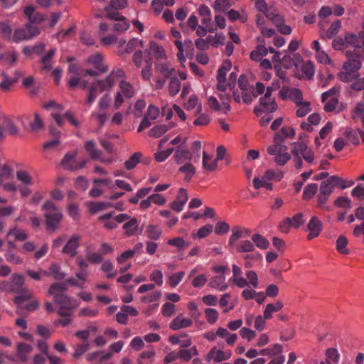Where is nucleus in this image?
<instances>
[{
	"label": "nucleus",
	"instance_id": "nucleus-1",
	"mask_svg": "<svg viewBox=\"0 0 364 364\" xmlns=\"http://www.w3.org/2000/svg\"><path fill=\"white\" fill-rule=\"evenodd\" d=\"M66 290L65 284L54 283L48 291V294L52 296L55 303L59 306L58 313L60 316H71L72 311L80 306L77 300L65 294Z\"/></svg>",
	"mask_w": 364,
	"mask_h": 364
},
{
	"label": "nucleus",
	"instance_id": "nucleus-2",
	"mask_svg": "<svg viewBox=\"0 0 364 364\" xmlns=\"http://www.w3.org/2000/svg\"><path fill=\"white\" fill-rule=\"evenodd\" d=\"M352 46L355 54L364 58V32H360L358 35L348 33L344 38L338 37L333 39L332 47L337 50H341Z\"/></svg>",
	"mask_w": 364,
	"mask_h": 364
},
{
	"label": "nucleus",
	"instance_id": "nucleus-3",
	"mask_svg": "<svg viewBox=\"0 0 364 364\" xmlns=\"http://www.w3.org/2000/svg\"><path fill=\"white\" fill-rule=\"evenodd\" d=\"M42 210L47 229L52 231L55 230L63 219L61 211L50 200H47L43 203Z\"/></svg>",
	"mask_w": 364,
	"mask_h": 364
},
{
	"label": "nucleus",
	"instance_id": "nucleus-4",
	"mask_svg": "<svg viewBox=\"0 0 364 364\" xmlns=\"http://www.w3.org/2000/svg\"><path fill=\"white\" fill-rule=\"evenodd\" d=\"M119 91L117 92L114 95V107L115 109H118L121 107L124 102V97L132 98L136 94L134 85L125 79L119 81Z\"/></svg>",
	"mask_w": 364,
	"mask_h": 364
},
{
	"label": "nucleus",
	"instance_id": "nucleus-5",
	"mask_svg": "<svg viewBox=\"0 0 364 364\" xmlns=\"http://www.w3.org/2000/svg\"><path fill=\"white\" fill-rule=\"evenodd\" d=\"M353 181H346L337 176H332L328 179L321 183L319 192L330 196L333 192L334 187H338L344 189L353 186Z\"/></svg>",
	"mask_w": 364,
	"mask_h": 364
},
{
	"label": "nucleus",
	"instance_id": "nucleus-6",
	"mask_svg": "<svg viewBox=\"0 0 364 364\" xmlns=\"http://www.w3.org/2000/svg\"><path fill=\"white\" fill-rule=\"evenodd\" d=\"M127 75L125 71L122 68H114L111 73L103 80H97V84L101 86V91L110 90L117 82L122 79H126Z\"/></svg>",
	"mask_w": 364,
	"mask_h": 364
},
{
	"label": "nucleus",
	"instance_id": "nucleus-7",
	"mask_svg": "<svg viewBox=\"0 0 364 364\" xmlns=\"http://www.w3.org/2000/svg\"><path fill=\"white\" fill-rule=\"evenodd\" d=\"M219 100L215 96H210L208 100L209 107L218 113L226 114L230 110V97L224 92L218 94Z\"/></svg>",
	"mask_w": 364,
	"mask_h": 364
},
{
	"label": "nucleus",
	"instance_id": "nucleus-8",
	"mask_svg": "<svg viewBox=\"0 0 364 364\" xmlns=\"http://www.w3.org/2000/svg\"><path fill=\"white\" fill-rule=\"evenodd\" d=\"M39 33V28L37 26L27 23L23 27L18 28L14 30L12 36V41L14 43L27 41L34 36H36Z\"/></svg>",
	"mask_w": 364,
	"mask_h": 364
},
{
	"label": "nucleus",
	"instance_id": "nucleus-9",
	"mask_svg": "<svg viewBox=\"0 0 364 364\" xmlns=\"http://www.w3.org/2000/svg\"><path fill=\"white\" fill-rule=\"evenodd\" d=\"M128 6L127 0H111L107 6L105 7L106 16L109 19H122L124 16L119 13Z\"/></svg>",
	"mask_w": 364,
	"mask_h": 364
},
{
	"label": "nucleus",
	"instance_id": "nucleus-10",
	"mask_svg": "<svg viewBox=\"0 0 364 364\" xmlns=\"http://www.w3.org/2000/svg\"><path fill=\"white\" fill-rule=\"evenodd\" d=\"M14 302L18 309H26L28 311H34L38 306L39 302L38 300L33 298L31 292H26L15 298Z\"/></svg>",
	"mask_w": 364,
	"mask_h": 364
},
{
	"label": "nucleus",
	"instance_id": "nucleus-11",
	"mask_svg": "<svg viewBox=\"0 0 364 364\" xmlns=\"http://www.w3.org/2000/svg\"><path fill=\"white\" fill-rule=\"evenodd\" d=\"M177 49V57L181 64L186 62L187 57H192L194 53L193 42L191 40H186L184 43L181 41L174 42Z\"/></svg>",
	"mask_w": 364,
	"mask_h": 364
},
{
	"label": "nucleus",
	"instance_id": "nucleus-12",
	"mask_svg": "<svg viewBox=\"0 0 364 364\" xmlns=\"http://www.w3.org/2000/svg\"><path fill=\"white\" fill-rule=\"evenodd\" d=\"M232 355V352L230 349L223 350L218 348L216 346L213 347L205 356V360L210 363H220L229 360Z\"/></svg>",
	"mask_w": 364,
	"mask_h": 364
},
{
	"label": "nucleus",
	"instance_id": "nucleus-13",
	"mask_svg": "<svg viewBox=\"0 0 364 364\" xmlns=\"http://www.w3.org/2000/svg\"><path fill=\"white\" fill-rule=\"evenodd\" d=\"M202 269L201 265H197L190 270L187 276V280H191L192 286L197 289L203 288L208 282V276L205 274H197Z\"/></svg>",
	"mask_w": 364,
	"mask_h": 364
},
{
	"label": "nucleus",
	"instance_id": "nucleus-14",
	"mask_svg": "<svg viewBox=\"0 0 364 364\" xmlns=\"http://www.w3.org/2000/svg\"><path fill=\"white\" fill-rule=\"evenodd\" d=\"M292 154L297 157L301 156L309 164H313L314 161V151L303 142H299L294 144Z\"/></svg>",
	"mask_w": 364,
	"mask_h": 364
},
{
	"label": "nucleus",
	"instance_id": "nucleus-15",
	"mask_svg": "<svg viewBox=\"0 0 364 364\" xmlns=\"http://www.w3.org/2000/svg\"><path fill=\"white\" fill-rule=\"evenodd\" d=\"M174 159L178 165H183L191 163L193 160L194 162L199 161L200 155L198 154L194 156L189 150L178 149L174 154Z\"/></svg>",
	"mask_w": 364,
	"mask_h": 364
},
{
	"label": "nucleus",
	"instance_id": "nucleus-16",
	"mask_svg": "<svg viewBox=\"0 0 364 364\" xmlns=\"http://www.w3.org/2000/svg\"><path fill=\"white\" fill-rule=\"evenodd\" d=\"M23 284V277L18 274H14L11 276L10 283L3 282H1V286L0 287L4 291H18L21 289Z\"/></svg>",
	"mask_w": 364,
	"mask_h": 364
},
{
	"label": "nucleus",
	"instance_id": "nucleus-17",
	"mask_svg": "<svg viewBox=\"0 0 364 364\" xmlns=\"http://www.w3.org/2000/svg\"><path fill=\"white\" fill-rule=\"evenodd\" d=\"M231 68L232 63L229 60L223 61L221 66L220 67L217 76V80L218 82L217 88L218 90L225 92L227 87L226 75L228 72L231 69Z\"/></svg>",
	"mask_w": 364,
	"mask_h": 364
},
{
	"label": "nucleus",
	"instance_id": "nucleus-18",
	"mask_svg": "<svg viewBox=\"0 0 364 364\" xmlns=\"http://www.w3.org/2000/svg\"><path fill=\"white\" fill-rule=\"evenodd\" d=\"M346 55L347 57V60L344 62L343 67L346 68H348L349 69L358 73V70L361 68V61L363 60L364 58L358 57L355 54V51H352L351 50H348L346 52Z\"/></svg>",
	"mask_w": 364,
	"mask_h": 364
},
{
	"label": "nucleus",
	"instance_id": "nucleus-19",
	"mask_svg": "<svg viewBox=\"0 0 364 364\" xmlns=\"http://www.w3.org/2000/svg\"><path fill=\"white\" fill-rule=\"evenodd\" d=\"M1 75L3 77V80L0 82V90L8 92L18 81L23 74L21 71H16L13 77H9L5 72H2Z\"/></svg>",
	"mask_w": 364,
	"mask_h": 364
},
{
	"label": "nucleus",
	"instance_id": "nucleus-20",
	"mask_svg": "<svg viewBox=\"0 0 364 364\" xmlns=\"http://www.w3.org/2000/svg\"><path fill=\"white\" fill-rule=\"evenodd\" d=\"M277 108L274 98L272 97V94L267 92L264 95L259 99V110L264 112H273Z\"/></svg>",
	"mask_w": 364,
	"mask_h": 364
},
{
	"label": "nucleus",
	"instance_id": "nucleus-21",
	"mask_svg": "<svg viewBox=\"0 0 364 364\" xmlns=\"http://www.w3.org/2000/svg\"><path fill=\"white\" fill-rule=\"evenodd\" d=\"M323 229V223L317 216H312L307 225L309 231L308 239L311 240L318 237Z\"/></svg>",
	"mask_w": 364,
	"mask_h": 364
},
{
	"label": "nucleus",
	"instance_id": "nucleus-22",
	"mask_svg": "<svg viewBox=\"0 0 364 364\" xmlns=\"http://www.w3.org/2000/svg\"><path fill=\"white\" fill-rule=\"evenodd\" d=\"M80 240L81 237L80 235H72L63 247L62 252L73 257L77 254V250L80 246Z\"/></svg>",
	"mask_w": 364,
	"mask_h": 364
},
{
	"label": "nucleus",
	"instance_id": "nucleus-23",
	"mask_svg": "<svg viewBox=\"0 0 364 364\" xmlns=\"http://www.w3.org/2000/svg\"><path fill=\"white\" fill-rule=\"evenodd\" d=\"M280 95L282 98H288L293 101L296 105L301 103L303 95L301 91L297 88L282 87L280 90Z\"/></svg>",
	"mask_w": 364,
	"mask_h": 364
},
{
	"label": "nucleus",
	"instance_id": "nucleus-24",
	"mask_svg": "<svg viewBox=\"0 0 364 364\" xmlns=\"http://www.w3.org/2000/svg\"><path fill=\"white\" fill-rule=\"evenodd\" d=\"M252 233L251 230L241 227L235 226L232 228V234L229 237L228 244L230 246H234L235 242L240 238L250 237Z\"/></svg>",
	"mask_w": 364,
	"mask_h": 364
},
{
	"label": "nucleus",
	"instance_id": "nucleus-25",
	"mask_svg": "<svg viewBox=\"0 0 364 364\" xmlns=\"http://www.w3.org/2000/svg\"><path fill=\"white\" fill-rule=\"evenodd\" d=\"M193 321L191 318L184 316L183 314H178L169 323V328L171 330L177 331L181 328H186L191 326Z\"/></svg>",
	"mask_w": 364,
	"mask_h": 364
},
{
	"label": "nucleus",
	"instance_id": "nucleus-26",
	"mask_svg": "<svg viewBox=\"0 0 364 364\" xmlns=\"http://www.w3.org/2000/svg\"><path fill=\"white\" fill-rule=\"evenodd\" d=\"M103 55L97 53L88 57L87 62L92 65L100 73H104L108 71V66L103 63Z\"/></svg>",
	"mask_w": 364,
	"mask_h": 364
},
{
	"label": "nucleus",
	"instance_id": "nucleus-27",
	"mask_svg": "<svg viewBox=\"0 0 364 364\" xmlns=\"http://www.w3.org/2000/svg\"><path fill=\"white\" fill-rule=\"evenodd\" d=\"M76 152L68 153L61 161L62 166L68 170H75L83 166V164H79L76 161Z\"/></svg>",
	"mask_w": 364,
	"mask_h": 364
},
{
	"label": "nucleus",
	"instance_id": "nucleus-28",
	"mask_svg": "<svg viewBox=\"0 0 364 364\" xmlns=\"http://www.w3.org/2000/svg\"><path fill=\"white\" fill-rule=\"evenodd\" d=\"M188 193L186 189L180 188L176 198L171 203V208L176 212H181L188 200Z\"/></svg>",
	"mask_w": 364,
	"mask_h": 364
},
{
	"label": "nucleus",
	"instance_id": "nucleus-29",
	"mask_svg": "<svg viewBox=\"0 0 364 364\" xmlns=\"http://www.w3.org/2000/svg\"><path fill=\"white\" fill-rule=\"evenodd\" d=\"M232 277L230 279V282L239 288L245 287V278L242 275V269L236 264H232Z\"/></svg>",
	"mask_w": 364,
	"mask_h": 364
},
{
	"label": "nucleus",
	"instance_id": "nucleus-30",
	"mask_svg": "<svg viewBox=\"0 0 364 364\" xmlns=\"http://www.w3.org/2000/svg\"><path fill=\"white\" fill-rule=\"evenodd\" d=\"M16 176L18 181L23 186H33L35 184V179L32 177L31 172L27 169H18Z\"/></svg>",
	"mask_w": 364,
	"mask_h": 364
},
{
	"label": "nucleus",
	"instance_id": "nucleus-31",
	"mask_svg": "<svg viewBox=\"0 0 364 364\" xmlns=\"http://www.w3.org/2000/svg\"><path fill=\"white\" fill-rule=\"evenodd\" d=\"M284 304L280 299L277 300L274 302L269 303L266 305L263 314L266 318L271 319L273 318L274 314L281 311Z\"/></svg>",
	"mask_w": 364,
	"mask_h": 364
},
{
	"label": "nucleus",
	"instance_id": "nucleus-32",
	"mask_svg": "<svg viewBox=\"0 0 364 364\" xmlns=\"http://www.w3.org/2000/svg\"><path fill=\"white\" fill-rule=\"evenodd\" d=\"M24 14L28 18L29 23L31 25L36 26L39 24L44 19L43 15L36 11L33 6H29L24 9Z\"/></svg>",
	"mask_w": 364,
	"mask_h": 364
},
{
	"label": "nucleus",
	"instance_id": "nucleus-33",
	"mask_svg": "<svg viewBox=\"0 0 364 364\" xmlns=\"http://www.w3.org/2000/svg\"><path fill=\"white\" fill-rule=\"evenodd\" d=\"M139 223L136 218H130L123 225L124 234L127 237H132L139 233Z\"/></svg>",
	"mask_w": 364,
	"mask_h": 364
},
{
	"label": "nucleus",
	"instance_id": "nucleus-34",
	"mask_svg": "<svg viewBox=\"0 0 364 364\" xmlns=\"http://www.w3.org/2000/svg\"><path fill=\"white\" fill-rule=\"evenodd\" d=\"M267 18L273 21L279 31L282 34L289 35L291 33L292 29L291 26L284 23V20L281 16L278 14H274L273 16L267 15Z\"/></svg>",
	"mask_w": 364,
	"mask_h": 364
},
{
	"label": "nucleus",
	"instance_id": "nucleus-35",
	"mask_svg": "<svg viewBox=\"0 0 364 364\" xmlns=\"http://www.w3.org/2000/svg\"><path fill=\"white\" fill-rule=\"evenodd\" d=\"M85 149L94 160H98L104 163H110L112 161L111 159H105L102 158L101 151L95 149V144L92 141H87L85 144Z\"/></svg>",
	"mask_w": 364,
	"mask_h": 364
},
{
	"label": "nucleus",
	"instance_id": "nucleus-36",
	"mask_svg": "<svg viewBox=\"0 0 364 364\" xmlns=\"http://www.w3.org/2000/svg\"><path fill=\"white\" fill-rule=\"evenodd\" d=\"M253 186L255 189L264 188L267 191L273 189V185L270 179L266 178V173L261 176L255 177L252 180Z\"/></svg>",
	"mask_w": 364,
	"mask_h": 364
},
{
	"label": "nucleus",
	"instance_id": "nucleus-37",
	"mask_svg": "<svg viewBox=\"0 0 364 364\" xmlns=\"http://www.w3.org/2000/svg\"><path fill=\"white\" fill-rule=\"evenodd\" d=\"M166 139H164L160 141L159 144V150L154 154V159L158 162L164 161L173 151V148H168L166 150H162L164 144L166 142Z\"/></svg>",
	"mask_w": 364,
	"mask_h": 364
},
{
	"label": "nucleus",
	"instance_id": "nucleus-38",
	"mask_svg": "<svg viewBox=\"0 0 364 364\" xmlns=\"http://www.w3.org/2000/svg\"><path fill=\"white\" fill-rule=\"evenodd\" d=\"M152 66V58L149 55L146 56L144 58V65L141 71V75L144 80L150 81L153 74Z\"/></svg>",
	"mask_w": 364,
	"mask_h": 364
},
{
	"label": "nucleus",
	"instance_id": "nucleus-39",
	"mask_svg": "<svg viewBox=\"0 0 364 364\" xmlns=\"http://www.w3.org/2000/svg\"><path fill=\"white\" fill-rule=\"evenodd\" d=\"M355 216L357 219L363 220L360 225H357L354 228L353 235L356 237H359L361 235H364V207L361 206L355 210Z\"/></svg>",
	"mask_w": 364,
	"mask_h": 364
},
{
	"label": "nucleus",
	"instance_id": "nucleus-40",
	"mask_svg": "<svg viewBox=\"0 0 364 364\" xmlns=\"http://www.w3.org/2000/svg\"><path fill=\"white\" fill-rule=\"evenodd\" d=\"M210 286L220 291H224L228 288V284L225 282V277L223 274L212 277L210 281Z\"/></svg>",
	"mask_w": 364,
	"mask_h": 364
},
{
	"label": "nucleus",
	"instance_id": "nucleus-41",
	"mask_svg": "<svg viewBox=\"0 0 364 364\" xmlns=\"http://www.w3.org/2000/svg\"><path fill=\"white\" fill-rule=\"evenodd\" d=\"M155 68L156 72L161 74L165 78H168L175 72L174 68L169 62L158 63Z\"/></svg>",
	"mask_w": 364,
	"mask_h": 364
},
{
	"label": "nucleus",
	"instance_id": "nucleus-42",
	"mask_svg": "<svg viewBox=\"0 0 364 364\" xmlns=\"http://www.w3.org/2000/svg\"><path fill=\"white\" fill-rule=\"evenodd\" d=\"M218 337L225 339V342L229 346H233L237 339L236 333H230L226 328L219 327L217 329Z\"/></svg>",
	"mask_w": 364,
	"mask_h": 364
},
{
	"label": "nucleus",
	"instance_id": "nucleus-43",
	"mask_svg": "<svg viewBox=\"0 0 364 364\" xmlns=\"http://www.w3.org/2000/svg\"><path fill=\"white\" fill-rule=\"evenodd\" d=\"M155 355L156 351L153 348L149 350H144L139 355L137 358V363L151 364L154 362Z\"/></svg>",
	"mask_w": 364,
	"mask_h": 364
},
{
	"label": "nucleus",
	"instance_id": "nucleus-44",
	"mask_svg": "<svg viewBox=\"0 0 364 364\" xmlns=\"http://www.w3.org/2000/svg\"><path fill=\"white\" fill-rule=\"evenodd\" d=\"M268 53V49L264 45H258L255 49L251 51L250 58L253 61H260L264 56H266Z\"/></svg>",
	"mask_w": 364,
	"mask_h": 364
},
{
	"label": "nucleus",
	"instance_id": "nucleus-45",
	"mask_svg": "<svg viewBox=\"0 0 364 364\" xmlns=\"http://www.w3.org/2000/svg\"><path fill=\"white\" fill-rule=\"evenodd\" d=\"M98 219L103 223V227L106 229L112 230L117 227L115 218L112 213L102 215Z\"/></svg>",
	"mask_w": 364,
	"mask_h": 364
},
{
	"label": "nucleus",
	"instance_id": "nucleus-46",
	"mask_svg": "<svg viewBox=\"0 0 364 364\" xmlns=\"http://www.w3.org/2000/svg\"><path fill=\"white\" fill-rule=\"evenodd\" d=\"M149 48L157 60L166 59V53L164 47L154 41L149 43Z\"/></svg>",
	"mask_w": 364,
	"mask_h": 364
},
{
	"label": "nucleus",
	"instance_id": "nucleus-47",
	"mask_svg": "<svg viewBox=\"0 0 364 364\" xmlns=\"http://www.w3.org/2000/svg\"><path fill=\"white\" fill-rule=\"evenodd\" d=\"M358 75V73L353 71L351 69L346 68L343 66L342 70L338 73V79L344 82H348L356 78Z\"/></svg>",
	"mask_w": 364,
	"mask_h": 364
},
{
	"label": "nucleus",
	"instance_id": "nucleus-48",
	"mask_svg": "<svg viewBox=\"0 0 364 364\" xmlns=\"http://www.w3.org/2000/svg\"><path fill=\"white\" fill-rule=\"evenodd\" d=\"M102 92L103 91H101V86L97 84V80L92 82L88 90V95L86 99V102L90 105H92L96 100L99 93Z\"/></svg>",
	"mask_w": 364,
	"mask_h": 364
},
{
	"label": "nucleus",
	"instance_id": "nucleus-49",
	"mask_svg": "<svg viewBox=\"0 0 364 364\" xmlns=\"http://www.w3.org/2000/svg\"><path fill=\"white\" fill-rule=\"evenodd\" d=\"M301 77L310 80L314 75V65L312 62L307 61L304 63L301 66Z\"/></svg>",
	"mask_w": 364,
	"mask_h": 364
},
{
	"label": "nucleus",
	"instance_id": "nucleus-50",
	"mask_svg": "<svg viewBox=\"0 0 364 364\" xmlns=\"http://www.w3.org/2000/svg\"><path fill=\"white\" fill-rule=\"evenodd\" d=\"M218 160L213 159L210 155L207 154L205 151L203 153V167L209 171H213L217 168Z\"/></svg>",
	"mask_w": 364,
	"mask_h": 364
},
{
	"label": "nucleus",
	"instance_id": "nucleus-51",
	"mask_svg": "<svg viewBox=\"0 0 364 364\" xmlns=\"http://www.w3.org/2000/svg\"><path fill=\"white\" fill-rule=\"evenodd\" d=\"M14 170L8 164L0 166V186L13 177Z\"/></svg>",
	"mask_w": 364,
	"mask_h": 364
},
{
	"label": "nucleus",
	"instance_id": "nucleus-52",
	"mask_svg": "<svg viewBox=\"0 0 364 364\" xmlns=\"http://www.w3.org/2000/svg\"><path fill=\"white\" fill-rule=\"evenodd\" d=\"M348 244V239L345 236H339L336 242V249L338 252L343 255H349L350 250L347 247Z\"/></svg>",
	"mask_w": 364,
	"mask_h": 364
},
{
	"label": "nucleus",
	"instance_id": "nucleus-53",
	"mask_svg": "<svg viewBox=\"0 0 364 364\" xmlns=\"http://www.w3.org/2000/svg\"><path fill=\"white\" fill-rule=\"evenodd\" d=\"M0 117L1 122H2V125L4 127L5 132L11 135L17 134L18 129L14 124L12 119L4 115Z\"/></svg>",
	"mask_w": 364,
	"mask_h": 364
},
{
	"label": "nucleus",
	"instance_id": "nucleus-54",
	"mask_svg": "<svg viewBox=\"0 0 364 364\" xmlns=\"http://www.w3.org/2000/svg\"><path fill=\"white\" fill-rule=\"evenodd\" d=\"M138 246H139V247H141L142 244L139 243L136 245V247H134V250H129L124 251L119 256H118V257L117 258L118 264L122 265L124 263H126V262H127L129 259H132L136 254V249L138 248Z\"/></svg>",
	"mask_w": 364,
	"mask_h": 364
},
{
	"label": "nucleus",
	"instance_id": "nucleus-55",
	"mask_svg": "<svg viewBox=\"0 0 364 364\" xmlns=\"http://www.w3.org/2000/svg\"><path fill=\"white\" fill-rule=\"evenodd\" d=\"M178 171L184 174L185 181H189L196 173V168L191 163H189L180 166Z\"/></svg>",
	"mask_w": 364,
	"mask_h": 364
},
{
	"label": "nucleus",
	"instance_id": "nucleus-56",
	"mask_svg": "<svg viewBox=\"0 0 364 364\" xmlns=\"http://www.w3.org/2000/svg\"><path fill=\"white\" fill-rule=\"evenodd\" d=\"M112 205V203L109 202H90L87 204L89 211L92 214L104 210Z\"/></svg>",
	"mask_w": 364,
	"mask_h": 364
},
{
	"label": "nucleus",
	"instance_id": "nucleus-57",
	"mask_svg": "<svg viewBox=\"0 0 364 364\" xmlns=\"http://www.w3.org/2000/svg\"><path fill=\"white\" fill-rule=\"evenodd\" d=\"M31 350L32 347L31 345L21 343L18 345L17 355L21 361H26Z\"/></svg>",
	"mask_w": 364,
	"mask_h": 364
},
{
	"label": "nucleus",
	"instance_id": "nucleus-58",
	"mask_svg": "<svg viewBox=\"0 0 364 364\" xmlns=\"http://www.w3.org/2000/svg\"><path fill=\"white\" fill-rule=\"evenodd\" d=\"M185 276L184 271H180L168 276L167 283L171 288L176 287L183 280Z\"/></svg>",
	"mask_w": 364,
	"mask_h": 364
},
{
	"label": "nucleus",
	"instance_id": "nucleus-59",
	"mask_svg": "<svg viewBox=\"0 0 364 364\" xmlns=\"http://www.w3.org/2000/svg\"><path fill=\"white\" fill-rule=\"evenodd\" d=\"M245 287L256 289L259 285V279L257 273L253 270H249L245 273Z\"/></svg>",
	"mask_w": 364,
	"mask_h": 364
},
{
	"label": "nucleus",
	"instance_id": "nucleus-60",
	"mask_svg": "<svg viewBox=\"0 0 364 364\" xmlns=\"http://www.w3.org/2000/svg\"><path fill=\"white\" fill-rule=\"evenodd\" d=\"M326 362L328 364H338L340 354L336 348H330L326 350Z\"/></svg>",
	"mask_w": 364,
	"mask_h": 364
},
{
	"label": "nucleus",
	"instance_id": "nucleus-61",
	"mask_svg": "<svg viewBox=\"0 0 364 364\" xmlns=\"http://www.w3.org/2000/svg\"><path fill=\"white\" fill-rule=\"evenodd\" d=\"M235 248L240 253L252 252L255 250V245L250 240H242L236 245Z\"/></svg>",
	"mask_w": 364,
	"mask_h": 364
},
{
	"label": "nucleus",
	"instance_id": "nucleus-62",
	"mask_svg": "<svg viewBox=\"0 0 364 364\" xmlns=\"http://www.w3.org/2000/svg\"><path fill=\"white\" fill-rule=\"evenodd\" d=\"M252 240L255 245V247L256 246L257 247L262 250L267 249L269 245V241L260 234H254L252 236Z\"/></svg>",
	"mask_w": 364,
	"mask_h": 364
},
{
	"label": "nucleus",
	"instance_id": "nucleus-63",
	"mask_svg": "<svg viewBox=\"0 0 364 364\" xmlns=\"http://www.w3.org/2000/svg\"><path fill=\"white\" fill-rule=\"evenodd\" d=\"M227 16L231 21H235L237 20L242 23L247 21V16L245 14L244 11L240 13L235 9H230L227 12Z\"/></svg>",
	"mask_w": 364,
	"mask_h": 364
},
{
	"label": "nucleus",
	"instance_id": "nucleus-64",
	"mask_svg": "<svg viewBox=\"0 0 364 364\" xmlns=\"http://www.w3.org/2000/svg\"><path fill=\"white\" fill-rule=\"evenodd\" d=\"M181 82L177 77H171L168 86V93L171 96H176L180 91Z\"/></svg>",
	"mask_w": 364,
	"mask_h": 364
}]
</instances>
